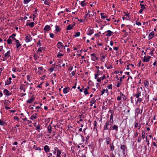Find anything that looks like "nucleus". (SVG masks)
Wrapping results in <instances>:
<instances>
[{"instance_id": "nucleus-1", "label": "nucleus", "mask_w": 157, "mask_h": 157, "mask_svg": "<svg viewBox=\"0 0 157 157\" xmlns=\"http://www.w3.org/2000/svg\"><path fill=\"white\" fill-rule=\"evenodd\" d=\"M16 34L14 33L11 36H10L9 38L7 40V43L9 44H12V39L11 38H15Z\"/></svg>"}, {"instance_id": "nucleus-2", "label": "nucleus", "mask_w": 157, "mask_h": 157, "mask_svg": "<svg viewBox=\"0 0 157 157\" xmlns=\"http://www.w3.org/2000/svg\"><path fill=\"white\" fill-rule=\"evenodd\" d=\"M120 148L122 150V151L124 155L125 154V152L127 151V147L124 145H121L120 146Z\"/></svg>"}, {"instance_id": "nucleus-3", "label": "nucleus", "mask_w": 157, "mask_h": 157, "mask_svg": "<svg viewBox=\"0 0 157 157\" xmlns=\"http://www.w3.org/2000/svg\"><path fill=\"white\" fill-rule=\"evenodd\" d=\"M110 124L109 122L108 121H107L105 123V125L103 127V131L106 130H109L110 128L109 127V126Z\"/></svg>"}, {"instance_id": "nucleus-4", "label": "nucleus", "mask_w": 157, "mask_h": 157, "mask_svg": "<svg viewBox=\"0 0 157 157\" xmlns=\"http://www.w3.org/2000/svg\"><path fill=\"white\" fill-rule=\"evenodd\" d=\"M32 40V38L30 34L27 35L25 37V41L28 43L31 41Z\"/></svg>"}, {"instance_id": "nucleus-5", "label": "nucleus", "mask_w": 157, "mask_h": 157, "mask_svg": "<svg viewBox=\"0 0 157 157\" xmlns=\"http://www.w3.org/2000/svg\"><path fill=\"white\" fill-rule=\"evenodd\" d=\"M105 33H107L105 34V36H110L113 34V32L111 31L110 30H108L105 32Z\"/></svg>"}, {"instance_id": "nucleus-6", "label": "nucleus", "mask_w": 157, "mask_h": 157, "mask_svg": "<svg viewBox=\"0 0 157 157\" xmlns=\"http://www.w3.org/2000/svg\"><path fill=\"white\" fill-rule=\"evenodd\" d=\"M56 46L59 49H62L63 47V44L61 42H59L57 44Z\"/></svg>"}, {"instance_id": "nucleus-7", "label": "nucleus", "mask_w": 157, "mask_h": 157, "mask_svg": "<svg viewBox=\"0 0 157 157\" xmlns=\"http://www.w3.org/2000/svg\"><path fill=\"white\" fill-rule=\"evenodd\" d=\"M137 93L134 95V96L136 97L137 98H138L141 96V91L140 90V89L139 88H137Z\"/></svg>"}, {"instance_id": "nucleus-8", "label": "nucleus", "mask_w": 157, "mask_h": 157, "mask_svg": "<svg viewBox=\"0 0 157 157\" xmlns=\"http://www.w3.org/2000/svg\"><path fill=\"white\" fill-rule=\"evenodd\" d=\"M3 93L6 96H9L11 94V93L7 89H5L3 90Z\"/></svg>"}, {"instance_id": "nucleus-9", "label": "nucleus", "mask_w": 157, "mask_h": 157, "mask_svg": "<svg viewBox=\"0 0 157 157\" xmlns=\"http://www.w3.org/2000/svg\"><path fill=\"white\" fill-rule=\"evenodd\" d=\"M91 56V59L93 61H95L96 60L98 59V58L96 57L95 54V53H93L90 54Z\"/></svg>"}, {"instance_id": "nucleus-10", "label": "nucleus", "mask_w": 157, "mask_h": 157, "mask_svg": "<svg viewBox=\"0 0 157 157\" xmlns=\"http://www.w3.org/2000/svg\"><path fill=\"white\" fill-rule=\"evenodd\" d=\"M151 58V57L149 56H147V57L146 56H144L143 59V61L144 62H148Z\"/></svg>"}, {"instance_id": "nucleus-11", "label": "nucleus", "mask_w": 157, "mask_h": 157, "mask_svg": "<svg viewBox=\"0 0 157 157\" xmlns=\"http://www.w3.org/2000/svg\"><path fill=\"white\" fill-rule=\"evenodd\" d=\"M16 48L17 49H20V47L21 46V44L20 43V42L18 40H16Z\"/></svg>"}, {"instance_id": "nucleus-12", "label": "nucleus", "mask_w": 157, "mask_h": 157, "mask_svg": "<svg viewBox=\"0 0 157 157\" xmlns=\"http://www.w3.org/2000/svg\"><path fill=\"white\" fill-rule=\"evenodd\" d=\"M105 66L108 69H111L113 68L112 66L109 63H106L105 65Z\"/></svg>"}, {"instance_id": "nucleus-13", "label": "nucleus", "mask_w": 157, "mask_h": 157, "mask_svg": "<svg viewBox=\"0 0 157 157\" xmlns=\"http://www.w3.org/2000/svg\"><path fill=\"white\" fill-rule=\"evenodd\" d=\"M44 149L45 151L47 153L49 152L50 151L49 147L47 145H46L44 146Z\"/></svg>"}, {"instance_id": "nucleus-14", "label": "nucleus", "mask_w": 157, "mask_h": 157, "mask_svg": "<svg viewBox=\"0 0 157 157\" xmlns=\"http://www.w3.org/2000/svg\"><path fill=\"white\" fill-rule=\"evenodd\" d=\"M154 33H155L154 31H152L149 33L148 36L149 40H151L153 37L154 36Z\"/></svg>"}, {"instance_id": "nucleus-15", "label": "nucleus", "mask_w": 157, "mask_h": 157, "mask_svg": "<svg viewBox=\"0 0 157 157\" xmlns=\"http://www.w3.org/2000/svg\"><path fill=\"white\" fill-rule=\"evenodd\" d=\"M51 27L48 25H46L44 28V31H48L51 30Z\"/></svg>"}, {"instance_id": "nucleus-16", "label": "nucleus", "mask_w": 157, "mask_h": 157, "mask_svg": "<svg viewBox=\"0 0 157 157\" xmlns=\"http://www.w3.org/2000/svg\"><path fill=\"white\" fill-rule=\"evenodd\" d=\"M70 88L68 87H66L63 89V93L65 94L67 93L70 90Z\"/></svg>"}, {"instance_id": "nucleus-17", "label": "nucleus", "mask_w": 157, "mask_h": 157, "mask_svg": "<svg viewBox=\"0 0 157 157\" xmlns=\"http://www.w3.org/2000/svg\"><path fill=\"white\" fill-rule=\"evenodd\" d=\"M94 30L93 29H89L88 30L87 34L89 35H91L94 33Z\"/></svg>"}, {"instance_id": "nucleus-18", "label": "nucleus", "mask_w": 157, "mask_h": 157, "mask_svg": "<svg viewBox=\"0 0 157 157\" xmlns=\"http://www.w3.org/2000/svg\"><path fill=\"white\" fill-rule=\"evenodd\" d=\"M38 71L37 73L38 75H40L41 74V73L42 72H43V70L44 68L42 67H39L38 68Z\"/></svg>"}, {"instance_id": "nucleus-19", "label": "nucleus", "mask_w": 157, "mask_h": 157, "mask_svg": "<svg viewBox=\"0 0 157 157\" xmlns=\"http://www.w3.org/2000/svg\"><path fill=\"white\" fill-rule=\"evenodd\" d=\"M10 51H8L4 55V56L3 58H8L10 55Z\"/></svg>"}, {"instance_id": "nucleus-20", "label": "nucleus", "mask_w": 157, "mask_h": 157, "mask_svg": "<svg viewBox=\"0 0 157 157\" xmlns=\"http://www.w3.org/2000/svg\"><path fill=\"white\" fill-rule=\"evenodd\" d=\"M35 98L33 96L29 100L27 101V102L28 103H31L35 100Z\"/></svg>"}, {"instance_id": "nucleus-21", "label": "nucleus", "mask_w": 157, "mask_h": 157, "mask_svg": "<svg viewBox=\"0 0 157 157\" xmlns=\"http://www.w3.org/2000/svg\"><path fill=\"white\" fill-rule=\"evenodd\" d=\"M75 25V24L73 25L71 24L69 25L67 27L66 29L68 30H70L73 29V27Z\"/></svg>"}, {"instance_id": "nucleus-22", "label": "nucleus", "mask_w": 157, "mask_h": 157, "mask_svg": "<svg viewBox=\"0 0 157 157\" xmlns=\"http://www.w3.org/2000/svg\"><path fill=\"white\" fill-rule=\"evenodd\" d=\"M144 86L146 88H148L149 82L148 81H145L144 82Z\"/></svg>"}, {"instance_id": "nucleus-23", "label": "nucleus", "mask_w": 157, "mask_h": 157, "mask_svg": "<svg viewBox=\"0 0 157 157\" xmlns=\"http://www.w3.org/2000/svg\"><path fill=\"white\" fill-rule=\"evenodd\" d=\"M87 3L86 2L85 0H84L81 2L80 4L82 7L86 6V5Z\"/></svg>"}, {"instance_id": "nucleus-24", "label": "nucleus", "mask_w": 157, "mask_h": 157, "mask_svg": "<svg viewBox=\"0 0 157 157\" xmlns=\"http://www.w3.org/2000/svg\"><path fill=\"white\" fill-rule=\"evenodd\" d=\"M112 130H115L116 131L118 130V127L117 125L115 124H113L112 126Z\"/></svg>"}, {"instance_id": "nucleus-25", "label": "nucleus", "mask_w": 157, "mask_h": 157, "mask_svg": "<svg viewBox=\"0 0 157 157\" xmlns=\"http://www.w3.org/2000/svg\"><path fill=\"white\" fill-rule=\"evenodd\" d=\"M110 140V138L109 137H107L105 138V141L107 145L109 144Z\"/></svg>"}, {"instance_id": "nucleus-26", "label": "nucleus", "mask_w": 157, "mask_h": 157, "mask_svg": "<svg viewBox=\"0 0 157 157\" xmlns=\"http://www.w3.org/2000/svg\"><path fill=\"white\" fill-rule=\"evenodd\" d=\"M51 124L52 123H51V124H49V125L48 127L47 128L48 131V133H51L52 131V126H51Z\"/></svg>"}, {"instance_id": "nucleus-27", "label": "nucleus", "mask_w": 157, "mask_h": 157, "mask_svg": "<svg viewBox=\"0 0 157 157\" xmlns=\"http://www.w3.org/2000/svg\"><path fill=\"white\" fill-rule=\"evenodd\" d=\"M97 124H98L97 121H95L94 122V129L97 130V128H98Z\"/></svg>"}, {"instance_id": "nucleus-28", "label": "nucleus", "mask_w": 157, "mask_h": 157, "mask_svg": "<svg viewBox=\"0 0 157 157\" xmlns=\"http://www.w3.org/2000/svg\"><path fill=\"white\" fill-rule=\"evenodd\" d=\"M142 111H143V107L142 108V109H141V110H140V109L139 108H137L136 110V112L138 114L139 113L141 114L142 113Z\"/></svg>"}, {"instance_id": "nucleus-29", "label": "nucleus", "mask_w": 157, "mask_h": 157, "mask_svg": "<svg viewBox=\"0 0 157 157\" xmlns=\"http://www.w3.org/2000/svg\"><path fill=\"white\" fill-rule=\"evenodd\" d=\"M34 23L33 22H31L30 23H27L26 24V26H30L31 27H33L34 26Z\"/></svg>"}, {"instance_id": "nucleus-30", "label": "nucleus", "mask_w": 157, "mask_h": 157, "mask_svg": "<svg viewBox=\"0 0 157 157\" xmlns=\"http://www.w3.org/2000/svg\"><path fill=\"white\" fill-rule=\"evenodd\" d=\"M37 114L35 113L33 114L32 116L30 117V119L33 120L34 119H35L37 118L36 117Z\"/></svg>"}, {"instance_id": "nucleus-31", "label": "nucleus", "mask_w": 157, "mask_h": 157, "mask_svg": "<svg viewBox=\"0 0 157 157\" xmlns=\"http://www.w3.org/2000/svg\"><path fill=\"white\" fill-rule=\"evenodd\" d=\"M55 30L56 32H58L59 31H60L61 29V28L59 27V26L56 25L55 26Z\"/></svg>"}, {"instance_id": "nucleus-32", "label": "nucleus", "mask_w": 157, "mask_h": 157, "mask_svg": "<svg viewBox=\"0 0 157 157\" xmlns=\"http://www.w3.org/2000/svg\"><path fill=\"white\" fill-rule=\"evenodd\" d=\"M110 150L111 151H113L114 150V146L113 143H112V144H110Z\"/></svg>"}, {"instance_id": "nucleus-33", "label": "nucleus", "mask_w": 157, "mask_h": 157, "mask_svg": "<svg viewBox=\"0 0 157 157\" xmlns=\"http://www.w3.org/2000/svg\"><path fill=\"white\" fill-rule=\"evenodd\" d=\"M113 116H110V124H113Z\"/></svg>"}, {"instance_id": "nucleus-34", "label": "nucleus", "mask_w": 157, "mask_h": 157, "mask_svg": "<svg viewBox=\"0 0 157 157\" xmlns=\"http://www.w3.org/2000/svg\"><path fill=\"white\" fill-rule=\"evenodd\" d=\"M96 101V100L95 99V98H92L91 99L90 101V103L91 104H94Z\"/></svg>"}, {"instance_id": "nucleus-35", "label": "nucleus", "mask_w": 157, "mask_h": 157, "mask_svg": "<svg viewBox=\"0 0 157 157\" xmlns=\"http://www.w3.org/2000/svg\"><path fill=\"white\" fill-rule=\"evenodd\" d=\"M43 50H45L44 49V48L43 47H40L38 49L37 52V53H38L39 52H41Z\"/></svg>"}, {"instance_id": "nucleus-36", "label": "nucleus", "mask_w": 157, "mask_h": 157, "mask_svg": "<svg viewBox=\"0 0 157 157\" xmlns=\"http://www.w3.org/2000/svg\"><path fill=\"white\" fill-rule=\"evenodd\" d=\"M57 153L56 157H61L60 155L62 153V151L61 150L58 151Z\"/></svg>"}, {"instance_id": "nucleus-37", "label": "nucleus", "mask_w": 157, "mask_h": 157, "mask_svg": "<svg viewBox=\"0 0 157 157\" xmlns=\"http://www.w3.org/2000/svg\"><path fill=\"white\" fill-rule=\"evenodd\" d=\"M25 85L24 84H21L19 87V89L20 90H23V89H25Z\"/></svg>"}, {"instance_id": "nucleus-38", "label": "nucleus", "mask_w": 157, "mask_h": 157, "mask_svg": "<svg viewBox=\"0 0 157 157\" xmlns=\"http://www.w3.org/2000/svg\"><path fill=\"white\" fill-rule=\"evenodd\" d=\"M9 102L10 103V102L9 100H5L4 102V104L6 106L9 105Z\"/></svg>"}, {"instance_id": "nucleus-39", "label": "nucleus", "mask_w": 157, "mask_h": 157, "mask_svg": "<svg viewBox=\"0 0 157 157\" xmlns=\"http://www.w3.org/2000/svg\"><path fill=\"white\" fill-rule=\"evenodd\" d=\"M145 132L144 131H142V137L143 139H144L145 138Z\"/></svg>"}, {"instance_id": "nucleus-40", "label": "nucleus", "mask_w": 157, "mask_h": 157, "mask_svg": "<svg viewBox=\"0 0 157 157\" xmlns=\"http://www.w3.org/2000/svg\"><path fill=\"white\" fill-rule=\"evenodd\" d=\"M120 95L121 97H122L123 99V100H125L126 99V98H125V96L121 92L120 93Z\"/></svg>"}, {"instance_id": "nucleus-41", "label": "nucleus", "mask_w": 157, "mask_h": 157, "mask_svg": "<svg viewBox=\"0 0 157 157\" xmlns=\"http://www.w3.org/2000/svg\"><path fill=\"white\" fill-rule=\"evenodd\" d=\"M84 90V93L85 95H86L87 94H89L88 93V90L86 89H83Z\"/></svg>"}, {"instance_id": "nucleus-42", "label": "nucleus", "mask_w": 157, "mask_h": 157, "mask_svg": "<svg viewBox=\"0 0 157 157\" xmlns=\"http://www.w3.org/2000/svg\"><path fill=\"white\" fill-rule=\"evenodd\" d=\"M142 137H141L140 135H139V136L138 138L137 141L138 142H140L142 140Z\"/></svg>"}, {"instance_id": "nucleus-43", "label": "nucleus", "mask_w": 157, "mask_h": 157, "mask_svg": "<svg viewBox=\"0 0 157 157\" xmlns=\"http://www.w3.org/2000/svg\"><path fill=\"white\" fill-rule=\"evenodd\" d=\"M43 1H44V3L45 5H49L50 3L48 1H47V0H43Z\"/></svg>"}, {"instance_id": "nucleus-44", "label": "nucleus", "mask_w": 157, "mask_h": 157, "mask_svg": "<svg viewBox=\"0 0 157 157\" xmlns=\"http://www.w3.org/2000/svg\"><path fill=\"white\" fill-rule=\"evenodd\" d=\"M36 44L37 47H38L39 46H40L41 45V40H38V41L37 42Z\"/></svg>"}, {"instance_id": "nucleus-45", "label": "nucleus", "mask_w": 157, "mask_h": 157, "mask_svg": "<svg viewBox=\"0 0 157 157\" xmlns=\"http://www.w3.org/2000/svg\"><path fill=\"white\" fill-rule=\"evenodd\" d=\"M105 13H101L100 14V15L101 16V18L103 19H104L105 18V16L103 15Z\"/></svg>"}, {"instance_id": "nucleus-46", "label": "nucleus", "mask_w": 157, "mask_h": 157, "mask_svg": "<svg viewBox=\"0 0 157 157\" xmlns=\"http://www.w3.org/2000/svg\"><path fill=\"white\" fill-rule=\"evenodd\" d=\"M11 83V81H9V80L5 82V84L6 85H8L10 84Z\"/></svg>"}, {"instance_id": "nucleus-47", "label": "nucleus", "mask_w": 157, "mask_h": 157, "mask_svg": "<svg viewBox=\"0 0 157 157\" xmlns=\"http://www.w3.org/2000/svg\"><path fill=\"white\" fill-rule=\"evenodd\" d=\"M17 69H18L15 67H14L13 68L12 71L14 72H16L17 71Z\"/></svg>"}, {"instance_id": "nucleus-48", "label": "nucleus", "mask_w": 157, "mask_h": 157, "mask_svg": "<svg viewBox=\"0 0 157 157\" xmlns=\"http://www.w3.org/2000/svg\"><path fill=\"white\" fill-rule=\"evenodd\" d=\"M31 0H24V4H27Z\"/></svg>"}, {"instance_id": "nucleus-49", "label": "nucleus", "mask_w": 157, "mask_h": 157, "mask_svg": "<svg viewBox=\"0 0 157 157\" xmlns=\"http://www.w3.org/2000/svg\"><path fill=\"white\" fill-rule=\"evenodd\" d=\"M75 36L76 37H78L80 36V33L79 32H77V33H75Z\"/></svg>"}, {"instance_id": "nucleus-50", "label": "nucleus", "mask_w": 157, "mask_h": 157, "mask_svg": "<svg viewBox=\"0 0 157 157\" xmlns=\"http://www.w3.org/2000/svg\"><path fill=\"white\" fill-rule=\"evenodd\" d=\"M140 6H141V9H142L144 10V9L146 8L145 7L144 5L143 4H140Z\"/></svg>"}, {"instance_id": "nucleus-51", "label": "nucleus", "mask_w": 157, "mask_h": 157, "mask_svg": "<svg viewBox=\"0 0 157 157\" xmlns=\"http://www.w3.org/2000/svg\"><path fill=\"white\" fill-rule=\"evenodd\" d=\"M33 57L35 60H36L39 58V56H38L36 54L34 55Z\"/></svg>"}, {"instance_id": "nucleus-52", "label": "nucleus", "mask_w": 157, "mask_h": 157, "mask_svg": "<svg viewBox=\"0 0 157 157\" xmlns=\"http://www.w3.org/2000/svg\"><path fill=\"white\" fill-rule=\"evenodd\" d=\"M5 123L4 121H2L0 120V125H3Z\"/></svg>"}, {"instance_id": "nucleus-53", "label": "nucleus", "mask_w": 157, "mask_h": 157, "mask_svg": "<svg viewBox=\"0 0 157 157\" xmlns=\"http://www.w3.org/2000/svg\"><path fill=\"white\" fill-rule=\"evenodd\" d=\"M33 148L36 150H39L40 149V148L39 147H37L36 146L34 145L33 146Z\"/></svg>"}, {"instance_id": "nucleus-54", "label": "nucleus", "mask_w": 157, "mask_h": 157, "mask_svg": "<svg viewBox=\"0 0 157 157\" xmlns=\"http://www.w3.org/2000/svg\"><path fill=\"white\" fill-rule=\"evenodd\" d=\"M89 136H87L86 137V143H88L89 141Z\"/></svg>"}, {"instance_id": "nucleus-55", "label": "nucleus", "mask_w": 157, "mask_h": 157, "mask_svg": "<svg viewBox=\"0 0 157 157\" xmlns=\"http://www.w3.org/2000/svg\"><path fill=\"white\" fill-rule=\"evenodd\" d=\"M109 112H110L111 113L110 116H113L114 111L113 110H109Z\"/></svg>"}, {"instance_id": "nucleus-56", "label": "nucleus", "mask_w": 157, "mask_h": 157, "mask_svg": "<svg viewBox=\"0 0 157 157\" xmlns=\"http://www.w3.org/2000/svg\"><path fill=\"white\" fill-rule=\"evenodd\" d=\"M112 84H110L107 86V87L109 89H112Z\"/></svg>"}, {"instance_id": "nucleus-57", "label": "nucleus", "mask_w": 157, "mask_h": 157, "mask_svg": "<svg viewBox=\"0 0 157 157\" xmlns=\"http://www.w3.org/2000/svg\"><path fill=\"white\" fill-rule=\"evenodd\" d=\"M50 37L51 38H53L54 36V35L52 33H50L49 34Z\"/></svg>"}, {"instance_id": "nucleus-58", "label": "nucleus", "mask_w": 157, "mask_h": 157, "mask_svg": "<svg viewBox=\"0 0 157 157\" xmlns=\"http://www.w3.org/2000/svg\"><path fill=\"white\" fill-rule=\"evenodd\" d=\"M63 56V54H60L59 53H58V54L57 56V57H59L60 56Z\"/></svg>"}, {"instance_id": "nucleus-59", "label": "nucleus", "mask_w": 157, "mask_h": 157, "mask_svg": "<svg viewBox=\"0 0 157 157\" xmlns=\"http://www.w3.org/2000/svg\"><path fill=\"white\" fill-rule=\"evenodd\" d=\"M110 157H115V155L112 152L110 153Z\"/></svg>"}, {"instance_id": "nucleus-60", "label": "nucleus", "mask_w": 157, "mask_h": 157, "mask_svg": "<svg viewBox=\"0 0 157 157\" xmlns=\"http://www.w3.org/2000/svg\"><path fill=\"white\" fill-rule=\"evenodd\" d=\"M14 119L15 120L19 121V118L17 117H14Z\"/></svg>"}, {"instance_id": "nucleus-61", "label": "nucleus", "mask_w": 157, "mask_h": 157, "mask_svg": "<svg viewBox=\"0 0 157 157\" xmlns=\"http://www.w3.org/2000/svg\"><path fill=\"white\" fill-rule=\"evenodd\" d=\"M40 125L39 124H38L37 125V126L36 127V130L40 129Z\"/></svg>"}, {"instance_id": "nucleus-62", "label": "nucleus", "mask_w": 157, "mask_h": 157, "mask_svg": "<svg viewBox=\"0 0 157 157\" xmlns=\"http://www.w3.org/2000/svg\"><path fill=\"white\" fill-rule=\"evenodd\" d=\"M136 24L140 26L141 25V23L140 22L136 21Z\"/></svg>"}, {"instance_id": "nucleus-63", "label": "nucleus", "mask_w": 157, "mask_h": 157, "mask_svg": "<svg viewBox=\"0 0 157 157\" xmlns=\"http://www.w3.org/2000/svg\"><path fill=\"white\" fill-rule=\"evenodd\" d=\"M30 76L29 75H28L27 76V79L29 80V82H30Z\"/></svg>"}, {"instance_id": "nucleus-64", "label": "nucleus", "mask_w": 157, "mask_h": 157, "mask_svg": "<svg viewBox=\"0 0 157 157\" xmlns=\"http://www.w3.org/2000/svg\"><path fill=\"white\" fill-rule=\"evenodd\" d=\"M73 69V67L72 66H71L69 68H68V71H71Z\"/></svg>"}]
</instances>
